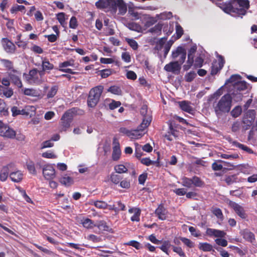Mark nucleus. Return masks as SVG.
Returning <instances> with one entry per match:
<instances>
[{
	"mask_svg": "<svg viewBox=\"0 0 257 257\" xmlns=\"http://www.w3.org/2000/svg\"><path fill=\"white\" fill-rule=\"evenodd\" d=\"M126 41L130 46L134 50H136L138 48V44L136 41L132 39H126Z\"/></svg>",
	"mask_w": 257,
	"mask_h": 257,
	"instance_id": "nucleus-55",
	"label": "nucleus"
},
{
	"mask_svg": "<svg viewBox=\"0 0 257 257\" xmlns=\"http://www.w3.org/2000/svg\"><path fill=\"white\" fill-rule=\"evenodd\" d=\"M228 205L241 219H245L247 217L245 210L242 206L231 200L229 201Z\"/></svg>",
	"mask_w": 257,
	"mask_h": 257,
	"instance_id": "nucleus-9",
	"label": "nucleus"
},
{
	"mask_svg": "<svg viewBox=\"0 0 257 257\" xmlns=\"http://www.w3.org/2000/svg\"><path fill=\"white\" fill-rule=\"evenodd\" d=\"M59 89L58 85L52 86L48 91L46 96L47 99L53 98L57 94Z\"/></svg>",
	"mask_w": 257,
	"mask_h": 257,
	"instance_id": "nucleus-32",
	"label": "nucleus"
},
{
	"mask_svg": "<svg viewBox=\"0 0 257 257\" xmlns=\"http://www.w3.org/2000/svg\"><path fill=\"white\" fill-rule=\"evenodd\" d=\"M0 136L10 139H14L16 138V132L9 125H6L0 128Z\"/></svg>",
	"mask_w": 257,
	"mask_h": 257,
	"instance_id": "nucleus-11",
	"label": "nucleus"
},
{
	"mask_svg": "<svg viewBox=\"0 0 257 257\" xmlns=\"http://www.w3.org/2000/svg\"><path fill=\"white\" fill-rule=\"evenodd\" d=\"M163 25L159 23L157 25H156L154 27L150 29L149 30V32L151 33H154L157 34V35H160L161 34L162 29H163Z\"/></svg>",
	"mask_w": 257,
	"mask_h": 257,
	"instance_id": "nucleus-35",
	"label": "nucleus"
},
{
	"mask_svg": "<svg viewBox=\"0 0 257 257\" xmlns=\"http://www.w3.org/2000/svg\"><path fill=\"white\" fill-rule=\"evenodd\" d=\"M134 214L131 217V220L132 221L139 222L140 220V216L141 213V210L140 208H136Z\"/></svg>",
	"mask_w": 257,
	"mask_h": 257,
	"instance_id": "nucleus-50",
	"label": "nucleus"
},
{
	"mask_svg": "<svg viewBox=\"0 0 257 257\" xmlns=\"http://www.w3.org/2000/svg\"><path fill=\"white\" fill-rule=\"evenodd\" d=\"M23 93L25 95L39 98L41 96L39 91L34 88H25L23 89Z\"/></svg>",
	"mask_w": 257,
	"mask_h": 257,
	"instance_id": "nucleus-27",
	"label": "nucleus"
},
{
	"mask_svg": "<svg viewBox=\"0 0 257 257\" xmlns=\"http://www.w3.org/2000/svg\"><path fill=\"white\" fill-rule=\"evenodd\" d=\"M172 247L173 251L177 253L180 257H187L181 247L172 245Z\"/></svg>",
	"mask_w": 257,
	"mask_h": 257,
	"instance_id": "nucleus-46",
	"label": "nucleus"
},
{
	"mask_svg": "<svg viewBox=\"0 0 257 257\" xmlns=\"http://www.w3.org/2000/svg\"><path fill=\"white\" fill-rule=\"evenodd\" d=\"M233 145L236 146V147L245 151V152H247L249 154H252L253 151L247 147L246 146H245L242 144H240L236 141H234L233 142Z\"/></svg>",
	"mask_w": 257,
	"mask_h": 257,
	"instance_id": "nucleus-37",
	"label": "nucleus"
},
{
	"mask_svg": "<svg viewBox=\"0 0 257 257\" xmlns=\"http://www.w3.org/2000/svg\"><path fill=\"white\" fill-rule=\"evenodd\" d=\"M78 26V22L75 17L73 16L71 18L69 22V27L71 29H75Z\"/></svg>",
	"mask_w": 257,
	"mask_h": 257,
	"instance_id": "nucleus-62",
	"label": "nucleus"
},
{
	"mask_svg": "<svg viewBox=\"0 0 257 257\" xmlns=\"http://www.w3.org/2000/svg\"><path fill=\"white\" fill-rule=\"evenodd\" d=\"M36 108L32 105H26L25 107V110L28 113V115L31 116L35 113Z\"/></svg>",
	"mask_w": 257,
	"mask_h": 257,
	"instance_id": "nucleus-61",
	"label": "nucleus"
},
{
	"mask_svg": "<svg viewBox=\"0 0 257 257\" xmlns=\"http://www.w3.org/2000/svg\"><path fill=\"white\" fill-rule=\"evenodd\" d=\"M218 163H222L225 166H227V167H233V165L231 164L230 163H228L227 162L219 160H217V162H215L212 164V168L214 171H220L223 168V166L221 164H219Z\"/></svg>",
	"mask_w": 257,
	"mask_h": 257,
	"instance_id": "nucleus-26",
	"label": "nucleus"
},
{
	"mask_svg": "<svg viewBox=\"0 0 257 257\" xmlns=\"http://www.w3.org/2000/svg\"><path fill=\"white\" fill-rule=\"evenodd\" d=\"M42 70L39 71V74L41 77H42L45 74V72L50 71L53 69L54 65L51 63L49 61L45 58L42 61Z\"/></svg>",
	"mask_w": 257,
	"mask_h": 257,
	"instance_id": "nucleus-20",
	"label": "nucleus"
},
{
	"mask_svg": "<svg viewBox=\"0 0 257 257\" xmlns=\"http://www.w3.org/2000/svg\"><path fill=\"white\" fill-rule=\"evenodd\" d=\"M115 4V0H98L95 3V6L98 9H108L112 12Z\"/></svg>",
	"mask_w": 257,
	"mask_h": 257,
	"instance_id": "nucleus-14",
	"label": "nucleus"
},
{
	"mask_svg": "<svg viewBox=\"0 0 257 257\" xmlns=\"http://www.w3.org/2000/svg\"><path fill=\"white\" fill-rule=\"evenodd\" d=\"M2 45L4 50L9 54H14L16 50L15 45L8 38H3L1 40Z\"/></svg>",
	"mask_w": 257,
	"mask_h": 257,
	"instance_id": "nucleus-10",
	"label": "nucleus"
},
{
	"mask_svg": "<svg viewBox=\"0 0 257 257\" xmlns=\"http://www.w3.org/2000/svg\"><path fill=\"white\" fill-rule=\"evenodd\" d=\"M84 111L78 107H72L67 110L62 115L60 122V131H66L70 126L75 115H82Z\"/></svg>",
	"mask_w": 257,
	"mask_h": 257,
	"instance_id": "nucleus-3",
	"label": "nucleus"
},
{
	"mask_svg": "<svg viewBox=\"0 0 257 257\" xmlns=\"http://www.w3.org/2000/svg\"><path fill=\"white\" fill-rule=\"evenodd\" d=\"M114 170L118 174L126 173L128 171L127 168L122 164L117 165L114 166Z\"/></svg>",
	"mask_w": 257,
	"mask_h": 257,
	"instance_id": "nucleus-41",
	"label": "nucleus"
},
{
	"mask_svg": "<svg viewBox=\"0 0 257 257\" xmlns=\"http://www.w3.org/2000/svg\"><path fill=\"white\" fill-rule=\"evenodd\" d=\"M169 240H165L163 242L162 245L159 248L167 254L169 255V248L172 246Z\"/></svg>",
	"mask_w": 257,
	"mask_h": 257,
	"instance_id": "nucleus-39",
	"label": "nucleus"
},
{
	"mask_svg": "<svg viewBox=\"0 0 257 257\" xmlns=\"http://www.w3.org/2000/svg\"><path fill=\"white\" fill-rule=\"evenodd\" d=\"M119 186L122 188L128 189L131 186L130 180L127 178L121 180L119 183Z\"/></svg>",
	"mask_w": 257,
	"mask_h": 257,
	"instance_id": "nucleus-54",
	"label": "nucleus"
},
{
	"mask_svg": "<svg viewBox=\"0 0 257 257\" xmlns=\"http://www.w3.org/2000/svg\"><path fill=\"white\" fill-rule=\"evenodd\" d=\"M196 74L194 71H190L187 73H186L185 75V80L186 82H192L194 79L196 77Z\"/></svg>",
	"mask_w": 257,
	"mask_h": 257,
	"instance_id": "nucleus-47",
	"label": "nucleus"
},
{
	"mask_svg": "<svg viewBox=\"0 0 257 257\" xmlns=\"http://www.w3.org/2000/svg\"><path fill=\"white\" fill-rule=\"evenodd\" d=\"M178 56H180V59L178 60L181 64H183L186 58V50L181 46L178 47L175 51H172V57L173 59H176Z\"/></svg>",
	"mask_w": 257,
	"mask_h": 257,
	"instance_id": "nucleus-13",
	"label": "nucleus"
},
{
	"mask_svg": "<svg viewBox=\"0 0 257 257\" xmlns=\"http://www.w3.org/2000/svg\"><path fill=\"white\" fill-rule=\"evenodd\" d=\"M143 117V121L139 126L141 130H144L145 128L147 127L150 125L152 121V116L147 115Z\"/></svg>",
	"mask_w": 257,
	"mask_h": 257,
	"instance_id": "nucleus-30",
	"label": "nucleus"
},
{
	"mask_svg": "<svg viewBox=\"0 0 257 257\" xmlns=\"http://www.w3.org/2000/svg\"><path fill=\"white\" fill-rule=\"evenodd\" d=\"M199 248L203 251H210L213 249L212 245L207 242L200 243Z\"/></svg>",
	"mask_w": 257,
	"mask_h": 257,
	"instance_id": "nucleus-38",
	"label": "nucleus"
},
{
	"mask_svg": "<svg viewBox=\"0 0 257 257\" xmlns=\"http://www.w3.org/2000/svg\"><path fill=\"white\" fill-rule=\"evenodd\" d=\"M175 34H176L175 39L176 40L180 39L184 34V30H183L182 27L178 23H177V24L176 25V33H175Z\"/></svg>",
	"mask_w": 257,
	"mask_h": 257,
	"instance_id": "nucleus-44",
	"label": "nucleus"
},
{
	"mask_svg": "<svg viewBox=\"0 0 257 257\" xmlns=\"http://www.w3.org/2000/svg\"><path fill=\"white\" fill-rule=\"evenodd\" d=\"M213 214L216 216L217 218L222 221L223 219V215L221 210L219 208H215L212 210Z\"/></svg>",
	"mask_w": 257,
	"mask_h": 257,
	"instance_id": "nucleus-52",
	"label": "nucleus"
},
{
	"mask_svg": "<svg viewBox=\"0 0 257 257\" xmlns=\"http://www.w3.org/2000/svg\"><path fill=\"white\" fill-rule=\"evenodd\" d=\"M233 87L235 89L238 91L244 90L247 87L246 82L244 81H239L235 82L233 84Z\"/></svg>",
	"mask_w": 257,
	"mask_h": 257,
	"instance_id": "nucleus-33",
	"label": "nucleus"
},
{
	"mask_svg": "<svg viewBox=\"0 0 257 257\" xmlns=\"http://www.w3.org/2000/svg\"><path fill=\"white\" fill-rule=\"evenodd\" d=\"M39 71L36 68H34L29 71V77L28 80L31 82H33L36 84H40L41 82V79L39 78Z\"/></svg>",
	"mask_w": 257,
	"mask_h": 257,
	"instance_id": "nucleus-21",
	"label": "nucleus"
},
{
	"mask_svg": "<svg viewBox=\"0 0 257 257\" xmlns=\"http://www.w3.org/2000/svg\"><path fill=\"white\" fill-rule=\"evenodd\" d=\"M204 60L200 57H197L194 60V67L196 68H200L203 66Z\"/></svg>",
	"mask_w": 257,
	"mask_h": 257,
	"instance_id": "nucleus-59",
	"label": "nucleus"
},
{
	"mask_svg": "<svg viewBox=\"0 0 257 257\" xmlns=\"http://www.w3.org/2000/svg\"><path fill=\"white\" fill-rule=\"evenodd\" d=\"M156 216L161 220H165L167 219L168 211L165 207L163 203L160 204L155 211Z\"/></svg>",
	"mask_w": 257,
	"mask_h": 257,
	"instance_id": "nucleus-15",
	"label": "nucleus"
},
{
	"mask_svg": "<svg viewBox=\"0 0 257 257\" xmlns=\"http://www.w3.org/2000/svg\"><path fill=\"white\" fill-rule=\"evenodd\" d=\"M236 177L235 175L227 176L224 179V181L228 185H230L236 182Z\"/></svg>",
	"mask_w": 257,
	"mask_h": 257,
	"instance_id": "nucleus-49",
	"label": "nucleus"
},
{
	"mask_svg": "<svg viewBox=\"0 0 257 257\" xmlns=\"http://www.w3.org/2000/svg\"><path fill=\"white\" fill-rule=\"evenodd\" d=\"M14 170V165L9 164L7 166H4L0 172V180L2 182L6 181L10 173Z\"/></svg>",
	"mask_w": 257,
	"mask_h": 257,
	"instance_id": "nucleus-17",
	"label": "nucleus"
},
{
	"mask_svg": "<svg viewBox=\"0 0 257 257\" xmlns=\"http://www.w3.org/2000/svg\"><path fill=\"white\" fill-rule=\"evenodd\" d=\"M43 174L46 179H53L55 175V171L53 167L50 164H46L43 166Z\"/></svg>",
	"mask_w": 257,
	"mask_h": 257,
	"instance_id": "nucleus-18",
	"label": "nucleus"
},
{
	"mask_svg": "<svg viewBox=\"0 0 257 257\" xmlns=\"http://www.w3.org/2000/svg\"><path fill=\"white\" fill-rule=\"evenodd\" d=\"M241 112V108L240 106H236L232 110L231 114L233 117H237L240 115Z\"/></svg>",
	"mask_w": 257,
	"mask_h": 257,
	"instance_id": "nucleus-57",
	"label": "nucleus"
},
{
	"mask_svg": "<svg viewBox=\"0 0 257 257\" xmlns=\"http://www.w3.org/2000/svg\"><path fill=\"white\" fill-rule=\"evenodd\" d=\"M124 244L130 246H132L133 247H135L137 249H139L141 248H142L141 244L136 240H131L126 243H125Z\"/></svg>",
	"mask_w": 257,
	"mask_h": 257,
	"instance_id": "nucleus-53",
	"label": "nucleus"
},
{
	"mask_svg": "<svg viewBox=\"0 0 257 257\" xmlns=\"http://www.w3.org/2000/svg\"><path fill=\"white\" fill-rule=\"evenodd\" d=\"M215 242L217 245L222 247L226 246L228 244L227 241L225 239L222 238L215 239Z\"/></svg>",
	"mask_w": 257,
	"mask_h": 257,
	"instance_id": "nucleus-64",
	"label": "nucleus"
},
{
	"mask_svg": "<svg viewBox=\"0 0 257 257\" xmlns=\"http://www.w3.org/2000/svg\"><path fill=\"white\" fill-rule=\"evenodd\" d=\"M181 180L182 185L188 188H192L193 185L196 187H203L205 185L204 182L196 176L192 178L183 177Z\"/></svg>",
	"mask_w": 257,
	"mask_h": 257,
	"instance_id": "nucleus-5",
	"label": "nucleus"
},
{
	"mask_svg": "<svg viewBox=\"0 0 257 257\" xmlns=\"http://www.w3.org/2000/svg\"><path fill=\"white\" fill-rule=\"evenodd\" d=\"M8 76L12 83L19 88L23 87V84L21 79V72L15 69H13L8 73Z\"/></svg>",
	"mask_w": 257,
	"mask_h": 257,
	"instance_id": "nucleus-7",
	"label": "nucleus"
},
{
	"mask_svg": "<svg viewBox=\"0 0 257 257\" xmlns=\"http://www.w3.org/2000/svg\"><path fill=\"white\" fill-rule=\"evenodd\" d=\"M0 114L3 116L7 117L9 115V108L5 101L0 98Z\"/></svg>",
	"mask_w": 257,
	"mask_h": 257,
	"instance_id": "nucleus-28",
	"label": "nucleus"
},
{
	"mask_svg": "<svg viewBox=\"0 0 257 257\" xmlns=\"http://www.w3.org/2000/svg\"><path fill=\"white\" fill-rule=\"evenodd\" d=\"M180 108L184 111L191 114L195 113L194 109L191 106V102L188 101L183 100L178 102Z\"/></svg>",
	"mask_w": 257,
	"mask_h": 257,
	"instance_id": "nucleus-22",
	"label": "nucleus"
},
{
	"mask_svg": "<svg viewBox=\"0 0 257 257\" xmlns=\"http://www.w3.org/2000/svg\"><path fill=\"white\" fill-rule=\"evenodd\" d=\"M255 115V112L254 110H249L246 112L242 119L243 123L242 127L244 130L249 129L254 121Z\"/></svg>",
	"mask_w": 257,
	"mask_h": 257,
	"instance_id": "nucleus-6",
	"label": "nucleus"
},
{
	"mask_svg": "<svg viewBox=\"0 0 257 257\" xmlns=\"http://www.w3.org/2000/svg\"><path fill=\"white\" fill-rule=\"evenodd\" d=\"M27 168L30 173L33 175H36L37 174L35 164L33 162L30 161L28 162L27 163Z\"/></svg>",
	"mask_w": 257,
	"mask_h": 257,
	"instance_id": "nucleus-45",
	"label": "nucleus"
},
{
	"mask_svg": "<svg viewBox=\"0 0 257 257\" xmlns=\"http://www.w3.org/2000/svg\"><path fill=\"white\" fill-rule=\"evenodd\" d=\"M23 177V174L21 171L16 170L14 168V170L10 173V178L13 182L19 183L21 182Z\"/></svg>",
	"mask_w": 257,
	"mask_h": 257,
	"instance_id": "nucleus-23",
	"label": "nucleus"
},
{
	"mask_svg": "<svg viewBox=\"0 0 257 257\" xmlns=\"http://www.w3.org/2000/svg\"><path fill=\"white\" fill-rule=\"evenodd\" d=\"M2 62L5 67L9 70H12L13 69V64L12 61L9 60L3 59Z\"/></svg>",
	"mask_w": 257,
	"mask_h": 257,
	"instance_id": "nucleus-58",
	"label": "nucleus"
},
{
	"mask_svg": "<svg viewBox=\"0 0 257 257\" xmlns=\"http://www.w3.org/2000/svg\"><path fill=\"white\" fill-rule=\"evenodd\" d=\"M103 90V86L102 85L94 87L90 90L87 99L88 106L94 107L96 105L99 100Z\"/></svg>",
	"mask_w": 257,
	"mask_h": 257,
	"instance_id": "nucleus-4",
	"label": "nucleus"
},
{
	"mask_svg": "<svg viewBox=\"0 0 257 257\" xmlns=\"http://www.w3.org/2000/svg\"><path fill=\"white\" fill-rule=\"evenodd\" d=\"M205 235L210 237L223 238L226 235V233L223 230L216 229L207 228L205 231Z\"/></svg>",
	"mask_w": 257,
	"mask_h": 257,
	"instance_id": "nucleus-16",
	"label": "nucleus"
},
{
	"mask_svg": "<svg viewBox=\"0 0 257 257\" xmlns=\"http://www.w3.org/2000/svg\"><path fill=\"white\" fill-rule=\"evenodd\" d=\"M115 8H113L112 12L116 13L118 9L119 14L123 15L127 11V6L123 0H115Z\"/></svg>",
	"mask_w": 257,
	"mask_h": 257,
	"instance_id": "nucleus-19",
	"label": "nucleus"
},
{
	"mask_svg": "<svg viewBox=\"0 0 257 257\" xmlns=\"http://www.w3.org/2000/svg\"><path fill=\"white\" fill-rule=\"evenodd\" d=\"M25 7L22 5H16L12 7L10 12L12 14H15L18 11H23Z\"/></svg>",
	"mask_w": 257,
	"mask_h": 257,
	"instance_id": "nucleus-60",
	"label": "nucleus"
},
{
	"mask_svg": "<svg viewBox=\"0 0 257 257\" xmlns=\"http://www.w3.org/2000/svg\"><path fill=\"white\" fill-rule=\"evenodd\" d=\"M60 182L65 186H70L73 184V179L69 176H64L60 179Z\"/></svg>",
	"mask_w": 257,
	"mask_h": 257,
	"instance_id": "nucleus-34",
	"label": "nucleus"
},
{
	"mask_svg": "<svg viewBox=\"0 0 257 257\" xmlns=\"http://www.w3.org/2000/svg\"><path fill=\"white\" fill-rule=\"evenodd\" d=\"M241 235L246 241L252 242L255 240L254 234L248 229H243L241 231Z\"/></svg>",
	"mask_w": 257,
	"mask_h": 257,
	"instance_id": "nucleus-24",
	"label": "nucleus"
},
{
	"mask_svg": "<svg viewBox=\"0 0 257 257\" xmlns=\"http://www.w3.org/2000/svg\"><path fill=\"white\" fill-rule=\"evenodd\" d=\"M112 159L113 161H117L119 159L121 155V150L120 148H112Z\"/></svg>",
	"mask_w": 257,
	"mask_h": 257,
	"instance_id": "nucleus-42",
	"label": "nucleus"
},
{
	"mask_svg": "<svg viewBox=\"0 0 257 257\" xmlns=\"http://www.w3.org/2000/svg\"><path fill=\"white\" fill-rule=\"evenodd\" d=\"M249 8L248 0H231L230 3L223 6V10L226 13H235L244 16Z\"/></svg>",
	"mask_w": 257,
	"mask_h": 257,
	"instance_id": "nucleus-1",
	"label": "nucleus"
},
{
	"mask_svg": "<svg viewBox=\"0 0 257 257\" xmlns=\"http://www.w3.org/2000/svg\"><path fill=\"white\" fill-rule=\"evenodd\" d=\"M143 131L141 130L139 126L136 130H130L128 137L132 139H139L144 136Z\"/></svg>",
	"mask_w": 257,
	"mask_h": 257,
	"instance_id": "nucleus-25",
	"label": "nucleus"
},
{
	"mask_svg": "<svg viewBox=\"0 0 257 257\" xmlns=\"http://www.w3.org/2000/svg\"><path fill=\"white\" fill-rule=\"evenodd\" d=\"M107 91L115 95H120L122 94V90L120 87L116 85L109 87L107 89Z\"/></svg>",
	"mask_w": 257,
	"mask_h": 257,
	"instance_id": "nucleus-36",
	"label": "nucleus"
},
{
	"mask_svg": "<svg viewBox=\"0 0 257 257\" xmlns=\"http://www.w3.org/2000/svg\"><path fill=\"white\" fill-rule=\"evenodd\" d=\"M182 64L179 61L171 62L165 66L164 70L167 72L178 74L181 68Z\"/></svg>",
	"mask_w": 257,
	"mask_h": 257,
	"instance_id": "nucleus-12",
	"label": "nucleus"
},
{
	"mask_svg": "<svg viewBox=\"0 0 257 257\" xmlns=\"http://www.w3.org/2000/svg\"><path fill=\"white\" fill-rule=\"evenodd\" d=\"M57 19L63 27H65V14L63 12L59 13L56 15Z\"/></svg>",
	"mask_w": 257,
	"mask_h": 257,
	"instance_id": "nucleus-40",
	"label": "nucleus"
},
{
	"mask_svg": "<svg viewBox=\"0 0 257 257\" xmlns=\"http://www.w3.org/2000/svg\"><path fill=\"white\" fill-rule=\"evenodd\" d=\"M80 223H81L84 227L87 229H91L96 226L93 221L89 218L85 217H83L81 219Z\"/></svg>",
	"mask_w": 257,
	"mask_h": 257,
	"instance_id": "nucleus-29",
	"label": "nucleus"
},
{
	"mask_svg": "<svg viewBox=\"0 0 257 257\" xmlns=\"http://www.w3.org/2000/svg\"><path fill=\"white\" fill-rule=\"evenodd\" d=\"M225 63V60L223 56L220 55L218 57V60H215L213 61L211 67V75H216L218 72H219L223 68Z\"/></svg>",
	"mask_w": 257,
	"mask_h": 257,
	"instance_id": "nucleus-8",
	"label": "nucleus"
},
{
	"mask_svg": "<svg viewBox=\"0 0 257 257\" xmlns=\"http://www.w3.org/2000/svg\"><path fill=\"white\" fill-rule=\"evenodd\" d=\"M122 179V176L115 173H112L110 175V181L115 185L119 184Z\"/></svg>",
	"mask_w": 257,
	"mask_h": 257,
	"instance_id": "nucleus-31",
	"label": "nucleus"
},
{
	"mask_svg": "<svg viewBox=\"0 0 257 257\" xmlns=\"http://www.w3.org/2000/svg\"><path fill=\"white\" fill-rule=\"evenodd\" d=\"M232 99L231 95L227 93L222 96L217 102L213 103V107L216 115L230 111L232 106Z\"/></svg>",
	"mask_w": 257,
	"mask_h": 257,
	"instance_id": "nucleus-2",
	"label": "nucleus"
},
{
	"mask_svg": "<svg viewBox=\"0 0 257 257\" xmlns=\"http://www.w3.org/2000/svg\"><path fill=\"white\" fill-rule=\"evenodd\" d=\"M181 240L185 245L189 248H193L195 246V243L189 238L185 237H181Z\"/></svg>",
	"mask_w": 257,
	"mask_h": 257,
	"instance_id": "nucleus-48",
	"label": "nucleus"
},
{
	"mask_svg": "<svg viewBox=\"0 0 257 257\" xmlns=\"http://www.w3.org/2000/svg\"><path fill=\"white\" fill-rule=\"evenodd\" d=\"M94 205L97 208L105 209L108 208V205L103 201L97 200L94 202Z\"/></svg>",
	"mask_w": 257,
	"mask_h": 257,
	"instance_id": "nucleus-43",
	"label": "nucleus"
},
{
	"mask_svg": "<svg viewBox=\"0 0 257 257\" xmlns=\"http://www.w3.org/2000/svg\"><path fill=\"white\" fill-rule=\"evenodd\" d=\"M189 231L191 235L194 237H199L201 235L200 231L193 226H190L189 227Z\"/></svg>",
	"mask_w": 257,
	"mask_h": 257,
	"instance_id": "nucleus-56",
	"label": "nucleus"
},
{
	"mask_svg": "<svg viewBox=\"0 0 257 257\" xmlns=\"http://www.w3.org/2000/svg\"><path fill=\"white\" fill-rule=\"evenodd\" d=\"M99 75L102 78H105L112 74V70L110 69H105L99 71Z\"/></svg>",
	"mask_w": 257,
	"mask_h": 257,
	"instance_id": "nucleus-51",
	"label": "nucleus"
},
{
	"mask_svg": "<svg viewBox=\"0 0 257 257\" xmlns=\"http://www.w3.org/2000/svg\"><path fill=\"white\" fill-rule=\"evenodd\" d=\"M121 105V102L119 101L112 100L111 102L109 104V108L111 110H113Z\"/></svg>",
	"mask_w": 257,
	"mask_h": 257,
	"instance_id": "nucleus-63",
	"label": "nucleus"
}]
</instances>
